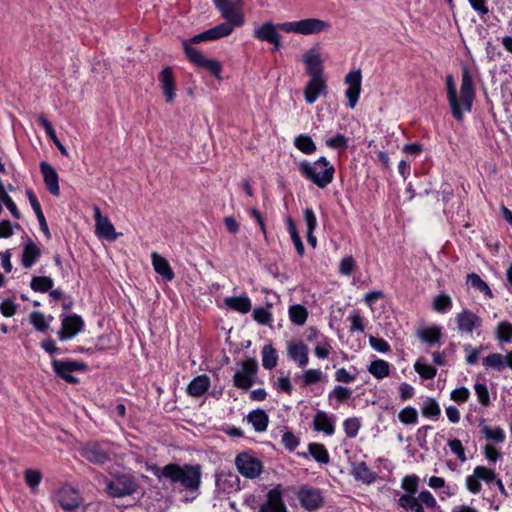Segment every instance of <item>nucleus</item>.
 <instances>
[{
	"mask_svg": "<svg viewBox=\"0 0 512 512\" xmlns=\"http://www.w3.org/2000/svg\"><path fill=\"white\" fill-rule=\"evenodd\" d=\"M150 470L160 481L167 479L171 484H179L184 491L199 493L202 483V467L199 464L169 463L162 468L152 466Z\"/></svg>",
	"mask_w": 512,
	"mask_h": 512,
	"instance_id": "obj_1",
	"label": "nucleus"
},
{
	"mask_svg": "<svg viewBox=\"0 0 512 512\" xmlns=\"http://www.w3.org/2000/svg\"><path fill=\"white\" fill-rule=\"evenodd\" d=\"M447 92L448 100L452 110L453 116L457 120L463 119V110L470 111L472 102L475 97L473 80L468 71L464 69L462 73L461 87H460V99L457 97L456 89L453 83L452 76L447 77Z\"/></svg>",
	"mask_w": 512,
	"mask_h": 512,
	"instance_id": "obj_2",
	"label": "nucleus"
},
{
	"mask_svg": "<svg viewBox=\"0 0 512 512\" xmlns=\"http://www.w3.org/2000/svg\"><path fill=\"white\" fill-rule=\"evenodd\" d=\"M301 175L318 188H326L334 179L335 168L324 156L316 161L303 160L298 165Z\"/></svg>",
	"mask_w": 512,
	"mask_h": 512,
	"instance_id": "obj_3",
	"label": "nucleus"
},
{
	"mask_svg": "<svg viewBox=\"0 0 512 512\" xmlns=\"http://www.w3.org/2000/svg\"><path fill=\"white\" fill-rule=\"evenodd\" d=\"M278 27L285 33H294L300 35H316L327 32L331 25L329 22L319 18H305L298 21H288L279 23Z\"/></svg>",
	"mask_w": 512,
	"mask_h": 512,
	"instance_id": "obj_4",
	"label": "nucleus"
},
{
	"mask_svg": "<svg viewBox=\"0 0 512 512\" xmlns=\"http://www.w3.org/2000/svg\"><path fill=\"white\" fill-rule=\"evenodd\" d=\"M399 508L405 512H425L424 507L435 509L437 501L428 490L421 491L418 495L403 494L397 500Z\"/></svg>",
	"mask_w": 512,
	"mask_h": 512,
	"instance_id": "obj_5",
	"label": "nucleus"
},
{
	"mask_svg": "<svg viewBox=\"0 0 512 512\" xmlns=\"http://www.w3.org/2000/svg\"><path fill=\"white\" fill-rule=\"evenodd\" d=\"M113 453L112 445L109 442H88L80 450L83 458L96 465H103L110 461Z\"/></svg>",
	"mask_w": 512,
	"mask_h": 512,
	"instance_id": "obj_6",
	"label": "nucleus"
},
{
	"mask_svg": "<svg viewBox=\"0 0 512 512\" xmlns=\"http://www.w3.org/2000/svg\"><path fill=\"white\" fill-rule=\"evenodd\" d=\"M184 52L191 63L197 67L205 68L210 71L215 77H220L222 65L219 61L208 59L204 54L196 48L190 46V42L182 41Z\"/></svg>",
	"mask_w": 512,
	"mask_h": 512,
	"instance_id": "obj_7",
	"label": "nucleus"
},
{
	"mask_svg": "<svg viewBox=\"0 0 512 512\" xmlns=\"http://www.w3.org/2000/svg\"><path fill=\"white\" fill-rule=\"evenodd\" d=\"M238 472L247 479H255L263 471L262 462L249 452H241L235 458Z\"/></svg>",
	"mask_w": 512,
	"mask_h": 512,
	"instance_id": "obj_8",
	"label": "nucleus"
},
{
	"mask_svg": "<svg viewBox=\"0 0 512 512\" xmlns=\"http://www.w3.org/2000/svg\"><path fill=\"white\" fill-rule=\"evenodd\" d=\"M138 485L133 477L121 475L106 483L107 493L114 498H121L132 495L136 492Z\"/></svg>",
	"mask_w": 512,
	"mask_h": 512,
	"instance_id": "obj_9",
	"label": "nucleus"
},
{
	"mask_svg": "<svg viewBox=\"0 0 512 512\" xmlns=\"http://www.w3.org/2000/svg\"><path fill=\"white\" fill-rule=\"evenodd\" d=\"M257 370V361L254 358H246L241 363V368L233 376L234 386L239 389L248 390L253 384Z\"/></svg>",
	"mask_w": 512,
	"mask_h": 512,
	"instance_id": "obj_10",
	"label": "nucleus"
},
{
	"mask_svg": "<svg viewBox=\"0 0 512 512\" xmlns=\"http://www.w3.org/2000/svg\"><path fill=\"white\" fill-rule=\"evenodd\" d=\"M242 1L241 0H228L216 8L220 11L222 17L226 19V22L240 27L244 23V17L241 11Z\"/></svg>",
	"mask_w": 512,
	"mask_h": 512,
	"instance_id": "obj_11",
	"label": "nucleus"
},
{
	"mask_svg": "<svg viewBox=\"0 0 512 512\" xmlns=\"http://www.w3.org/2000/svg\"><path fill=\"white\" fill-rule=\"evenodd\" d=\"M297 497L301 503V505L306 510H316L322 507L324 498L322 496V493L320 489L312 488L309 486H302L300 487Z\"/></svg>",
	"mask_w": 512,
	"mask_h": 512,
	"instance_id": "obj_12",
	"label": "nucleus"
},
{
	"mask_svg": "<svg viewBox=\"0 0 512 512\" xmlns=\"http://www.w3.org/2000/svg\"><path fill=\"white\" fill-rule=\"evenodd\" d=\"M52 367L59 377L68 383L75 384L78 382V379L74 377L72 373L84 369L85 365L77 361H62L54 359L52 361Z\"/></svg>",
	"mask_w": 512,
	"mask_h": 512,
	"instance_id": "obj_13",
	"label": "nucleus"
},
{
	"mask_svg": "<svg viewBox=\"0 0 512 512\" xmlns=\"http://www.w3.org/2000/svg\"><path fill=\"white\" fill-rule=\"evenodd\" d=\"M278 30H280L278 24L265 22L253 31V36L260 41L271 43L274 46V50H279L281 47V35L278 33Z\"/></svg>",
	"mask_w": 512,
	"mask_h": 512,
	"instance_id": "obj_14",
	"label": "nucleus"
},
{
	"mask_svg": "<svg viewBox=\"0 0 512 512\" xmlns=\"http://www.w3.org/2000/svg\"><path fill=\"white\" fill-rule=\"evenodd\" d=\"M457 329L461 333L471 334L482 326V319L469 309H463L455 316Z\"/></svg>",
	"mask_w": 512,
	"mask_h": 512,
	"instance_id": "obj_15",
	"label": "nucleus"
},
{
	"mask_svg": "<svg viewBox=\"0 0 512 512\" xmlns=\"http://www.w3.org/2000/svg\"><path fill=\"white\" fill-rule=\"evenodd\" d=\"M57 502L63 510L72 511L81 505L82 500L78 490L72 486L64 485L57 492Z\"/></svg>",
	"mask_w": 512,
	"mask_h": 512,
	"instance_id": "obj_16",
	"label": "nucleus"
},
{
	"mask_svg": "<svg viewBox=\"0 0 512 512\" xmlns=\"http://www.w3.org/2000/svg\"><path fill=\"white\" fill-rule=\"evenodd\" d=\"M96 233L99 237L109 241H115L121 234L116 233L115 228L108 217L101 214L99 207H94Z\"/></svg>",
	"mask_w": 512,
	"mask_h": 512,
	"instance_id": "obj_17",
	"label": "nucleus"
},
{
	"mask_svg": "<svg viewBox=\"0 0 512 512\" xmlns=\"http://www.w3.org/2000/svg\"><path fill=\"white\" fill-rule=\"evenodd\" d=\"M303 62L310 78L324 77L323 60L317 48H310L303 55Z\"/></svg>",
	"mask_w": 512,
	"mask_h": 512,
	"instance_id": "obj_18",
	"label": "nucleus"
},
{
	"mask_svg": "<svg viewBox=\"0 0 512 512\" xmlns=\"http://www.w3.org/2000/svg\"><path fill=\"white\" fill-rule=\"evenodd\" d=\"M361 71H351L345 77V83L348 85V88L345 91V95L349 101V107L354 108L358 102L360 92H361Z\"/></svg>",
	"mask_w": 512,
	"mask_h": 512,
	"instance_id": "obj_19",
	"label": "nucleus"
},
{
	"mask_svg": "<svg viewBox=\"0 0 512 512\" xmlns=\"http://www.w3.org/2000/svg\"><path fill=\"white\" fill-rule=\"evenodd\" d=\"M84 326L82 318L76 314L66 316L62 319V328L58 332L60 340H68L78 334Z\"/></svg>",
	"mask_w": 512,
	"mask_h": 512,
	"instance_id": "obj_20",
	"label": "nucleus"
},
{
	"mask_svg": "<svg viewBox=\"0 0 512 512\" xmlns=\"http://www.w3.org/2000/svg\"><path fill=\"white\" fill-rule=\"evenodd\" d=\"M308 346L301 341L287 342V355L290 360L297 363L300 368L307 366L309 362Z\"/></svg>",
	"mask_w": 512,
	"mask_h": 512,
	"instance_id": "obj_21",
	"label": "nucleus"
},
{
	"mask_svg": "<svg viewBox=\"0 0 512 512\" xmlns=\"http://www.w3.org/2000/svg\"><path fill=\"white\" fill-rule=\"evenodd\" d=\"M327 93V85L325 77L310 78L304 89L305 101L313 104L320 95Z\"/></svg>",
	"mask_w": 512,
	"mask_h": 512,
	"instance_id": "obj_22",
	"label": "nucleus"
},
{
	"mask_svg": "<svg viewBox=\"0 0 512 512\" xmlns=\"http://www.w3.org/2000/svg\"><path fill=\"white\" fill-rule=\"evenodd\" d=\"M40 170L47 190L54 196L60 194L59 177L56 170L47 162L40 163Z\"/></svg>",
	"mask_w": 512,
	"mask_h": 512,
	"instance_id": "obj_23",
	"label": "nucleus"
},
{
	"mask_svg": "<svg viewBox=\"0 0 512 512\" xmlns=\"http://www.w3.org/2000/svg\"><path fill=\"white\" fill-rule=\"evenodd\" d=\"M259 512H287L282 493L278 489H272L267 494V501L261 505Z\"/></svg>",
	"mask_w": 512,
	"mask_h": 512,
	"instance_id": "obj_24",
	"label": "nucleus"
},
{
	"mask_svg": "<svg viewBox=\"0 0 512 512\" xmlns=\"http://www.w3.org/2000/svg\"><path fill=\"white\" fill-rule=\"evenodd\" d=\"M159 81L161 83L163 93L166 97V101L168 103H172L176 93L174 75L170 67H166L162 70L159 76Z\"/></svg>",
	"mask_w": 512,
	"mask_h": 512,
	"instance_id": "obj_25",
	"label": "nucleus"
},
{
	"mask_svg": "<svg viewBox=\"0 0 512 512\" xmlns=\"http://www.w3.org/2000/svg\"><path fill=\"white\" fill-rule=\"evenodd\" d=\"M216 487L225 493H232L240 489V479L234 473H220L216 476Z\"/></svg>",
	"mask_w": 512,
	"mask_h": 512,
	"instance_id": "obj_26",
	"label": "nucleus"
},
{
	"mask_svg": "<svg viewBox=\"0 0 512 512\" xmlns=\"http://www.w3.org/2000/svg\"><path fill=\"white\" fill-rule=\"evenodd\" d=\"M154 270L162 276L165 281H171L174 278V272L169 262L156 252L151 254Z\"/></svg>",
	"mask_w": 512,
	"mask_h": 512,
	"instance_id": "obj_27",
	"label": "nucleus"
},
{
	"mask_svg": "<svg viewBox=\"0 0 512 512\" xmlns=\"http://www.w3.org/2000/svg\"><path fill=\"white\" fill-rule=\"evenodd\" d=\"M210 387V378L206 374L195 377L187 387L188 395L200 397L204 395Z\"/></svg>",
	"mask_w": 512,
	"mask_h": 512,
	"instance_id": "obj_28",
	"label": "nucleus"
},
{
	"mask_svg": "<svg viewBox=\"0 0 512 512\" xmlns=\"http://www.w3.org/2000/svg\"><path fill=\"white\" fill-rule=\"evenodd\" d=\"M41 251L38 246L29 239L23 247L22 264L25 268H30L38 260Z\"/></svg>",
	"mask_w": 512,
	"mask_h": 512,
	"instance_id": "obj_29",
	"label": "nucleus"
},
{
	"mask_svg": "<svg viewBox=\"0 0 512 512\" xmlns=\"http://www.w3.org/2000/svg\"><path fill=\"white\" fill-rule=\"evenodd\" d=\"M416 335L422 342L434 345L440 341L442 331L439 326L434 325L418 329Z\"/></svg>",
	"mask_w": 512,
	"mask_h": 512,
	"instance_id": "obj_30",
	"label": "nucleus"
},
{
	"mask_svg": "<svg viewBox=\"0 0 512 512\" xmlns=\"http://www.w3.org/2000/svg\"><path fill=\"white\" fill-rule=\"evenodd\" d=\"M313 426L316 431H322L327 435L334 434L335 428L332 420L324 411H318L313 420Z\"/></svg>",
	"mask_w": 512,
	"mask_h": 512,
	"instance_id": "obj_31",
	"label": "nucleus"
},
{
	"mask_svg": "<svg viewBox=\"0 0 512 512\" xmlns=\"http://www.w3.org/2000/svg\"><path fill=\"white\" fill-rule=\"evenodd\" d=\"M247 420L257 432L265 431L269 422L268 415L261 409L250 412L247 416Z\"/></svg>",
	"mask_w": 512,
	"mask_h": 512,
	"instance_id": "obj_32",
	"label": "nucleus"
},
{
	"mask_svg": "<svg viewBox=\"0 0 512 512\" xmlns=\"http://www.w3.org/2000/svg\"><path fill=\"white\" fill-rule=\"evenodd\" d=\"M352 474L356 480L371 484L376 480V475L369 469L365 462L355 463Z\"/></svg>",
	"mask_w": 512,
	"mask_h": 512,
	"instance_id": "obj_33",
	"label": "nucleus"
},
{
	"mask_svg": "<svg viewBox=\"0 0 512 512\" xmlns=\"http://www.w3.org/2000/svg\"><path fill=\"white\" fill-rule=\"evenodd\" d=\"M367 369L377 379H383L390 374V364L383 359L372 361Z\"/></svg>",
	"mask_w": 512,
	"mask_h": 512,
	"instance_id": "obj_34",
	"label": "nucleus"
},
{
	"mask_svg": "<svg viewBox=\"0 0 512 512\" xmlns=\"http://www.w3.org/2000/svg\"><path fill=\"white\" fill-rule=\"evenodd\" d=\"M262 365L265 369L271 370L277 366L278 354L272 345H265L262 349Z\"/></svg>",
	"mask_w": 512,
	"mask_h": 512,
	"instance_id": "obj_35",
	"label": "nucleus"
},
{
	"mask_svg": "<svg viewBox=\"0 0 512 512\" xmlns=\"http://www.w3.org/2000/svg\"><path fill=\"white\" fill-rule=\"evenodd\" d=\"M225 304L241 313H247L251 309V301L248 297H229L225 299Z\"/></svg>",
	"mask_w": 512,
	"mask_h": 512,
	"instance_id": "obj_36",
	"label": "nucleus"
},
{
	"mask_svg": "<svg viewBox=\"0 0 512 512\" xmlns=\"http://www.w3.org/2000/svg\"><path fill=\"white\" fill-rule=\"evenodd\" d=\"M324 378L325 375L319 369H307L300 376L301 385L303 387L311 386L313 384L321 382L324 380Z\"/></svg>",
	"mask_w": 512,
	"mask_h": 512,
	"instance_id": "obj_37",
	"label": "nucleus"
},
{
	"mask_svg": "<svg viewBox=\"0 0 512 512\" xmlns=\"http://www.w3.org/2000/svg\"><path fill=\"white\" fill-rule=\"evenodd\" d=\"M295 147L304 154L310 155L316 151V145L312 138L306 134H301L294 139Z\"/></svg>",
	"mask_w": 512,
	"mask_h": 512,
	"instance_id": "obj_38",
	"label": "nucleus"
},
{
	"mask_svg": "<svg viewBox=\"0 0 512 512\" xmlns=\"http://www.w3.org/2000/svg\"><path fill=\"white\" fill-rule=\"evenodd\" d=\"M467 283L471 285L474 289L482 292L485 296L492 298L493 293L489 288L488 284L481 279V277L476 273L468 274Z\"/></svg>",
	"mask_w": 512,
	"mask_h": 512,
	"instance_id": "obj_39",
	"label": "nucleus"
},
{
	"mask_svg": "<svg viewBox=\"0 0 512 512\" xmlns=\"http://www.w3.org/2000/svg\"><path fill=\"white\" fill-rule=\"evenodd\" d=\"M309 454L319 463L327 464L329 462V453L323 444L310 443L308 445Z\"/></svg>",
	"mask_w": 512,
	"mask_h": 512,
	"instance_id": "obj_40",
	"label": "nucleus"
},
{
	"mask_svg": "<svg viewBox=\"0 0 512 512\" xmlns=\"http://www.w3.org/2000/svg\"><path fill=\"white\" fill-rule=\"evenodd\" d=\"M53 279L47 276H35L32 278L30 287L35 292L45 293L52 289Z\"/></svg>",
	"mask_w": 512,
	"mask_h": 512,
	"instance_id": "obj_41",
	"label": "nucleus"
},
{
	"mask_svg": "<svg viewBox=\"0 0 512 512\" xmlns=\"http://www.w3.org/2000/svg\"><path fill=\"white\" fill-rule=\"evenodd\" d=\"M289 317L292 323L302 326L307 320L308 312L302 305H293L289 308Z\"/></svg>",
	"mask_w": 512,
	"mask_h": 512,
	"instance_id": "obj_42",
	"label": "nucleus"
},
{
	"mask_svg": "<svg viewBox=\"0 0 512 512\" xmlns=\"http://www.w3.org/2000/svg\"><path fill=\"white\" fill-rule=\"evenodd\" d=\"M483 365L501 371L505 368V357L500 353H491L483 359Z\"/></svg>",
	"mask_w": 512,
	"mask_h": 512,
	"instance_id": "obj_43",
	"label": "nucleus"
},
{
	"mask_svg": "<svg viewBox=\"0 0 512 512\" xmlns=\"http://www.w3.org/2000/svg\"><path fill=\"white\" fill-rule=\"evenodd\" d=\"M421 412L427 418H437L441 410L435 399L427 398L422 404Z\"/></svg>",
	"mask_w": 512,
	"mask_h": 512,
	"instance_id": "obj_44",
	"label": "nucleus"
},
{
	"mask_svg": "<svg viewBox=\"0 0 512 512\" xmlns=\"http://www.w3.org/2000/svg\"><path fill=\"white\" fill-rule=\"evenodd\" d=\"M452 308V299L447 294H440L433 301V309L439 313H445Z\"/></svg>",
	"mask_w": 512,
	"mask_h": 512,
	"instance_id": "obj_45",
	"label": "nucleus"
},
{
	"mask_svg": "<svg viewBox=\"0 0 512 512\" xmlns=\"http://www.w3.org/2000/svg\"><path fill=\"white\" fill-rule=\"evenodd\" d=\"M218 39H220V36L218 35V32L215 29V27H213L198 35L193 36L191 39H188L187 41L190 42V46H192V44H198L203 41H214Z\"/></svg>",
	"mask_w": 512,
	"mask_h": 512,
	"instance_id": "obj_46",
	"label": "nucleus"
},
{
	"mask_svg": "<svg viewBox=\"0 0 512 512\" xmlns=\"http://www.w3.org/2000/svg\"><path fill=\"white\" fill-rule=\"evenodd\" d=\"M398 418L405 425L415 424L418 421V413L414 407L407 406L399 412Z\"/></svg>",
	"mask_w": 512,
	"mask_h": 512,
	"instance_id": "obj_47",
	"label": "nucleus"
},
{
	"mask_svg": "<svg viewBox=\"0 0 512 512\" xmlns=\"http://www.w3.org/2000/svg\"><path fill=\"white\" fill-rule=\"evenodd\" d=\"M481 431L488 440H493L497 443H502L505 440V432L500 427L492 429L488 425H485L482 427Z\"/></svg>",
	"mask_w": 512,
	"mask_h": 512,
	"instance_id": "obj_48",
	"label": "nucleus"
},
{
	"mask_svg": "<svg viewBox=\"0 0 512 512\" xmlns=\"http://www.w3.org/2000/svg\"><path fill=\"white\" fill-rule=\"evenodd\" d=\"M415 371L424 379H432L436 376L437 369L432 365L421 362L420 360L416 361L414 364Z\"/></svg>",
	"mask_w": 512,
	"mask_h": 512,
	"instance_id": "obj_49",
	"label": "nucleus"
},
{
	"mask_svg": "<svg viewBox=\"0 0 512 512\" xmlns=\"http://www.w3.org/2000/svg\"><path fill=\"white\" fill-rule=\"evenodd\" d=\"M419 477L416 475H407L402 479L401 487L405 490L404 494L417 495Z\"/></svg>",
	"mask_w": 512,
	"mask_h": 512,
	"instance_id": "obj_50",
	"label": "nucleus"
},
{
	"mask_svg": "<svg viewBox=\"0 0 512 512\" xmlns=\"http://www.w3.org/2000/svg\"><path fill=\"white\" fill-rule=\"evenodd\" d=\"M474 391L477 396L478 402L483 407H488L491 402H490L489 391H488L486 384L476 382L474 384Z\"/></svg>",
	"mask_w": 512,
	"mask_h": 512,
	"instance_id": "obj_51",
	"label": "nucleus"
},
{
	"mask_svg": "<svg viewBox=\"0 0 512 512\" xmlns=\"http://www.w3.org/2000/svg\"><path fill=\"white\" fill-rule=\"evenodd\" d=\"M29 319L30 323L37 331L44 332L49 328V324L46 321L45 316L42 312L33 311L30 314Z\"/></svg>",
	"mask_w": 512,
	"mask_h": 512,
	"instance_id": "obj_52",
	"label": "nucleus"
},
{
	"mask_svg": "<svg viewBox=\"0 0 512 512\" xmlns=\"http://www.w3.org/2000/svg\"><path fill=\"white\" fill-rule=\"evenodd\" d=\"M475 477L480 478V481H484L485 483L489 484L496 481L497 474L494 470L485 466H476Z\"/></svg>",
	"mask_w": 512,
	"mask_h": 512,
	"instance_id": "obj_53",
	"label": "nucleus"
},
{
	"mask_svg": "<svg viewBox=\"0 0 512 512\" xmlns=\"http://www.w3.org/2000/svg\"><path fill=\"white\" fill-rule=\"evenodd\" d=\"M496 336L501 342H509L512 339V324L506 321L500 322L496 328Z\"/></svg>",
	"mask_w": 512,
	"mask_h": 512,
	"instance_id": "obj_54",
	"label": "nucleus"
},
{
	"mask_svg": "<svg viewBox=\"0 0 512 512\" xmlns=\"http://www.w3.org/2000/svg\"><path fill=\"white\" fill-rule=\"evenodd\" d=\"M352 395V390L350 388L338 385L335 386L334 389L329 393V398L336 399L337 403H343L348 400Z\"/></svg>",
	"mask_w": 512,
	"mask_h": 512,
	"instance_id": "obj_55",
	"label": "nucleus"
},
{
	"mask_svg": "<svg viewBox=\"0 0 512 512\" xmlns=\"http://www.w3.org/2000/svg\"><path fill=\"white\" fill-rule=\"evenodd\" d=\"M344 431L349 438H354L360 429V421L358 418H348L343 422Z\"/></svg>",
	"mask_w": 512,
	"mask_h": 512,
	"instance_id": "obj_56",
	"label": "nucleus"
},
{
	"mask_svg": "<svg viewBox=\"0 0 512 512\" xmlns=\"http://www.w3.org/2000/svg\"><path fill=\"white\" fill-rule=\"evenodd\" d=\"M253 318L261 325H267L272 320V315L267 308L257 307L253 310Z\"/></svg>",
	"mask_w": 512,
	"mask_h": 512,
	"instance_id": "obj_57",
	"label": "nucleus"
},
{
	"mask_svg": "<svg viewBox=\"0 0 512 512\" xmlns=\"http://www.w3.org/2000/svg\"><path fill=\"white\" fill-rule=\"evenodd\" d=\"M448 446L451 452L455 454L461 462H465L467 460L465 449L459 439L450 440L448 442Z\"/></svg>",
	"mask_w": 512,
	"mask_h": 512,
	"instance_id": "obj_58",
	"label": "nucleus"
},
{
	"mask_svg": "<svg viewBox=\"0 0 512 512\" xmlns=\"http://www.w3.org/2000/svg\"><path fill=\"white\" fill-rule=\"evenodd\" d=\"M42 475L38 470L28 469L25 471V481L29 487L35 489L41 482Z\"/></svg>",
	"mask_w": 512,
	"mask_h": 512,
	"instance_id": "obj_59",
	"label": "nucleus"
},
{
	"mask_svg": "<svg viewBox=\"0 0 512 512\" xmlns=\"http://www.w3.org/2000/svg\"><path fill=\"white\" fill-rule=\"evenodd\" d=\"M326 145L331 149H345L347 148L348 140L344 135L337 134L336 136L327 139Z\"/></svg>",
	"mask_w": 512,
	"mask_h": 512,
	"instance_id": "obj_60",
	"label": "nucleus"
},
{
	"mask_svg": "<svg viewBox=\"0 0 512 512\" xmlns=\"http://www.w3.org/2000/svg\"><path fill=\"white\" fill-rule=\"evenodd\" d=\"M348 320L351 323V327H350L351 331H356V332L364 331L363 318L358 312L353 311L352 313H350L348 316Z\"/></svg>",
	"mask_w": 512,
	"mask_h": 512,
	"instance_id": "obj_61",
	"label": "nucleus"
},
{
	"mask_svg": "<svg viewBox=\"0 0 512 512\" xmlns=\"http://www.w3.org/2000/svg\"><path fill=\"white\" fill-rule=\"evenodd\" d=\"M465 484L469 492L478 494L481 491L480 478L475 477V469L471 475H468Z\"/></svg>",
	"mask_w": 512,
	"mask_h": 512,
	"instance_id": "obj_62",
	"label": "nucleus"
},
{
	"mask_svg": "<svg viewBox=\"0 0 512 512\" xmlns=\"http://www.w3.org/2000/svg\"><path fill=\"white\" fill-rule=\"evenodd\" d=\"M332 347L328 341L319 342L314 348V354L319 359H325L329 356Z\"/></svg>",
	"mask_w": 512,
	"mask_h": 512,
	"instance_id": "obj_63",
	"label": "nucleus"
},
{
	"mask_svg": "<svg viewBox=\"0 0 512 512\" xmlns=\"http://www.w3.org/2000/svg\"><path fill=\"white\" fill-rule=\"evenodd\" d=\"M282 443L289 451L295 450L299 445V439L290 431H287L282 436Z\"/></svg>",
	"mask_w": 512,
	"mask_h": 512,
	"instance_id": "obj_64",
	"label": "nucleus"
}]
</instances>
